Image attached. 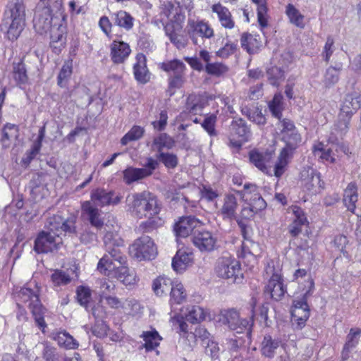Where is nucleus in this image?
<instances>
[{
    "instance_id": "obj_1",
    "label": "nucleus",
    "mask_w": 361,
    "mask_h": 361,
    "mask_svg": "<svg viewBox=\"0 0 361 361\" xmlns=\"http://www.w3.org/2000/svg\"><path fill=\"white\" fill-rule=\"evenodd\" d=\"M40 292L41 288L37 283L32 288L31 284L27 283L13 293V298L16 302H20L29 309L37 326L44 333L47 327L45 316L48 309L41 301Z\"/></svg>"
},
{
    "instance_id": "obj_2",
    "label": "nucleus",
    "mask_w": 361,
    "mask_h": 361,
    "mask_svg": "<svg viewBox=\"0 0 361 361\" xmlns=\"http://www.w3.org/2000/svg\"><path fill=\"white\" fill-rule=\"evenodd\" d=\"M26 5L25 0H8L2 19V29L10 41L16 40L25 27Z\"/></svg>"
},
{
    "instance_id": "obj_3",
    "label": "nucleus",
    "mask_w": 361,
    "mask_h": 361,
    "mask_svg": "<svg viewBox=\"0 0 361 361\" xmlns=\"http://www.w3.org/2000/svg\"><path fill=\"white\" fill-rule=\"evenodd\" d=\"M255 304L252 307V315L250 319H243L240 316L239 311L235 308H228L221 310L218 315V321L230 330L237 334L246 333L248 337L251 336L252 329L254 324Z\"/></svg>"
},
{
    "instance_id": "obj_4",
    "label": "nucleus",
    "mask_w": 361,
    "mask_h": 361,
    "mask_svg": "<svg viewBox=\"0 0 361 361\" xmlns=\"http://www.w3.org/2000/svg\"><path fill=\"white\" fill-rule=\"evenodd\" d=\"M213 271L217 278L230 280L234 283L241 282L243 279L240 262L229 254L216 259Z\"/></svg>"
},
{
    "instance_id": "obj_5",
    "label": "nucleus",
    "mask_w": 361,
    "mask_h": 361,
    "mask_svg": "<svg viewBox=\"0 0 361 361\" xmlns=\"http://www.w3.org/2000/svg\"><path fill=\"white\" fill-rule=\"evenodd\" d=\"M129 209L133 215L138 219H142L148 214L158 215L161 207L155 195L148 191H143L132 195Z\"/></svg>"
},
{
    "instance_id": "obj_6",
    "label": "nucleus",
    "mask_w": 361,
    "mask_h": 361,
    "mask_svg": "<svg viewBox=\"0 0 361 361\" xmlns=\"http://www.w3.org/2000/svg\"><path fill=\"white\" fill-rule=\"evenodd\" d=\"M361 106V95L357 92H351L345 95L341 106L338 119L335 124L336 130L345 134L350 125L353 116Z\"/></svg>"
},
{
    "instance_id": "obj_7",
    "label": "nucleus",
    "mask_w": 361,
    "mask_h": 361,
    "mask_svg": "<svg viewBox=\"0 0 361 361\" xmlns=\"http://www.w3.org/2000/svg\"><path fill=\"white\" fill-rule=\"evenodd\" d=\"M185 32L194 45H197L199 40L211 39L215 36V31L212 24L205 18H188Z\"/></svg>"
},
{
    "instance_id": "obj_8",
    "label": "nucleus",
    "mask_w": 361,
    "mask_h": 361,
    "mask_svg": "<svg viewBox=\"0 0 361 361\" xmlns=\"http://www.w3.org/2000/svg\"><path fill=\"white\" fill-rule=\"evenodd\" d=\"M309 289L300 300H295L290 308V314L293 324L296 329H302L305 325L310 315V310L307 304V298L310 295L314 288V282L312 278L308 280Z\"/></svg>"
},
{
    "instance_id": "obj_9",
    "label": "nucleus",
    "mask_w": 361,
    "mask_h": 361,
    "mask_svg": "<svg viewBox=\"0 0 361 361\" xmlns=\"http://www.w3.org/2000/svg\"><path fill=\"white\" fill-rule=\"evenodd\" d=\"M265 272L270 275L267 284L264 289V293L269 295L272 300H281L286 292V288L283 284V279L281 270H276L274 262L270 259L265 267Z\"/></svg>"
},
{
    "instance_id": "obj_10",
    "label": "nucleus",
    "mask_w": 361,
    "mask_h": 361,
    "mask_svg": "<svg viewBox=\"0 0 361 361\" xmlns=\"http://www.w3.org/2000/svg\"><path fill=\"white\" fill-rule=\"evenodd\" d=\"M129 253L139 261L152 260L157 255V248L149 236L142 235L135 239L130 245Z\"/></svg>"
},
{
    "instance_id": "obj_11",
    "label": "nucleus",
    "mask_w": 361,
    "mask_h": 361,
    "mask_svg": "<svg viewBox=\"0 0 361 361\" xmlns=\"http://www.w3.org/2000/svg\"><path fill=\"white\" fill-rule=\"evenodd\" d=\"M235 193L249 205L250 209L254 213L267 207V202L260 193L259 188L255 183H245L243 189L235 190Z\"/></svg>"
},
{
    "instance_id": "obj_12",
    "label": "nucleus",
    "mask_w": 361,
    "mask_h": 361,
    "mask_svg": "<svg viewBox=\"0 0 361 361\" xmlns=\"http://www.w3.org/2000/svg\"><path fill=\"white\" fill-rule=\"evenodd\" d=\"M48 32H49V45L52 51L56 54H61L66 45L68 33L66 16L63 15L55 19V23Z\"/></svg>"
},
{
    "instance_id": "obj_13",
    "label": "nucleus",
    "mask_w": 361,
    "mask_h": 361,
    "mask_svg": "<svg viewBox=\"0 0 361 361\" xmlns=\"http://www.w3.org/2000/svg\"><path fill=\"white\" fill-rule=\"evenodd\" d=\"M279 135L285 144L283 148L296 150L302 142V136L295 126L294 122L287 118L279 120Z\"/></svg>"
},
{
    "instance_id": "obj_14",
    "label": "nucleus",
    "mask_w": 361,
    "mask_h": 361,
    "mask_svg": "<svg viewBox=\"0 0 361 361\" xmlns=\"http://www.w3.org/2000/svg\"><path fill=\"white\" fill-rule=\"evenodd\" d=\"M250 130L242 118H234L229 128V146L237 149H241L243 143L249 140Z\"/></svg>"
},
{
    "instance_id": "obj_15",
    "label": "nucleus",
    "mask_w": 361,
    "mask_h": 361,
    "mask_svg": "<svg viewBox=\"0 0 361 361\" xmlns=\"http://www.w3.org/2000/svg\"><path fill=\"white\" fill-rule=\"evenodd\" d=\"M185 20H178L176 21H167L164 25V31L166 36L169 39L177 49L184 48L188 44V36L185 30L183 31V24Z\"/></svg>"
},
{
    "instance_id": "obj_16",
    "label": "nucleus",
    "mask_w": 361,
    "mask_h": 361,
    "mask_svg": "<svg viewBox=\"0 0 361 361\" xmlns=\"http://www.w3.org/2000/svg\"><path fill=\"white\" fill-rule=\"evenodd\" d=\"M104 245L106 251L116 261L121 264L125 261L121 248L123 247V240L118 233L106 231L103 238Z\"/></svg>"
},
{
    "instance_id": "obj_17",
    "label": "nucleus",
    "mask_w": 361,
    "mask_h": 361,
    "mask_svg": "<svg viewBox=\"0 0 361 361\" xmlns=\"http://www.w3.org/2000/svg\"><path fill=\"white\" fill-rule=\"evenodd\" d=\"M59 18L53 14V9L49 5L44 6L34 18V28L40 35L46 34L55 23V19Z\"/></svg>"
},
{
    "instance_id": "obj_18",
    "label": "nucleus",
    "mask_w": 361,
    "mask_h": 361,
    "mask_svg": "<svg viewBox=\"0 0 361 361\" xmlns=\"http://www.w3.org/2000/svg\"><path fill=\"white\" fill-rule=\"evenodd\" d=\"M122 196L114 190H106L104 188H97L90 192V200L93 204L100 207L110 205H116L121 201Z\"/></svg>"
},
{
    "instance_id": "obj_19",
    "label": "nucleus",
    "mask_w": 361,
    "mask_h": 361,
    "mask_svg": "<svg viewBox=\"0 0 361 361\" xmlns=\"http://www.w3.org/2000/svg\"><path fill=\"white\" fill-rule=\"evenodd\" d=\"M301 180L303 188L312 194L319 193L325 186L321 173L311 168L301 172Z\"/></svg>"
},
{
    "instance_id": "obj_20",
    "label": "nucleus",
    "mask_w": 361,
    "mask_h": 361,
    "mask_svg": "<svg viewBox=\"0 0 361 361\" xmlns=\"http://www.w3.org/2000/svg\"><path fill=\"white\" fill-rule=\"evenodd\" d=\"M131 53L130 44L123 40L114 39L109 45V56L114 65L124 64Z\"/></svg>"
},
{
    "instance_id": "obj_21",
    "label": "nucleus",
    "mask_w": 361,
    "mask_h": 361,
    "mask_svg": "<svg viewBox=\"0 0 361 361\" xmlns=\"http://www.w3.org/2000/svg\"><path fill=\"white\" fill-rule=\"evenodd\" d=\"M192 242L201 252H212L217 247L216 238L212 232L205 229L195 231L192 236Z\"/></svg>"
},
{
    "instance_id": "obj_22",
    "label": "nucleus",
    "mask_w": 361,
    "mask_h": 361,
    "mask_svg": "<svg viewBox=\"0 0 361 361\" xmlns=\"http://www.w3.org/2000/svg\"><path fill=\"white\" fill-rule=\"evenodd\" d=\"M57 236L50 232L40 231L34 243V250L38 253H48L56 250L59 247V242L56 240Z\"/></svg>"
},
{
    "instance_id": "obj_23",
    "label": "nucleus",
    "mask_w": 361,
    "mask_h": 361,
    "mask_svg": "<svg viewBox=\"0 0 361 361\" xmlns=\"http://www.w3.org/2000/svg\"><path fill=\"white\" fill-rule=\"evenodd\" d=\"M81 216L87 221L90 224L100 230L104 225V218L102 216V212L91 201H84L81 203Z\"/></svg>"
},
{
    "instance_id": "obj_24",
    "label": "nucleus",
    "mask_w": 361,
    "mask_h": 361,
    "mask_svg": "<svg viewBox=\"0 0 361 361\" xmlns=\"http://www.w3.org/2000/svg\"><path fill=\"white\" fill-rule=\"evenodd\" d=\"M201 225L202 222L195 216H183L174 224L173 231L176 237L185 238Z\"/></svg>"
},
{
    "instance_id": "obj_25",
    "label": "nucleus",
    "mask_w": 361,
    "mask_h": 361,
    "mask_svg": "<svg viewBox=\"0 0 361 361\" xmlns=\"http://www.w3.org/2000/svg\"><path fill=\"white\" fill-rule=\"evenodd\" d=\"M147 57L143 53H137L135 56V63L133 65V72L135 80L145 85L149 82L151 73L147 65Z\"/></svg>"
},
{
    "instance_id": "obj_26",
    "label": "nucleus",
    "mask_w": 361,
    "mask_h": 361,
    "mask_svg": "<svg viewBox=\"0 0 361 361\" xmlns=\"http://www.w3.org/2000/svg\"><path fill=\"white\" fill-rule=\"evenodd\" d=\"M238 208V200L235 195L231 193L226 194L224 197L223 204L218 214L224 221H233L237 218V210Z\"/></svg>"
},
{
    "instance_id": "obj_27",
    "label": "nucleus",
    "mask_w": 361,
    "mask_h": 361,
    "mask_svg": "<svg viewBox=\"0 0 361 361\" xmlns=\"http://www.w3.org/2000/svg\"><path fill=\"white\" fill-rule=\"evenodd\" d=\"M211 11L216 15L218 21L223 28L232 30L235 27V21L228 8L217 2L212 5Z\"/></svg>"
},
{
    "instance_id": "obj_28",
    "label": "nucleus",
    "mask_w": 361,
    "mask_h": 361,
    "mask_svg": "<svg viewBox=\"0 0 361 361\" xmlns=\"http://www.w3.org/2000/svg\"><path fill=\"white\" fill-rule=\"evenodd\" d=\"M258 247L259 245L251 239L243 240L237 250V257L248 266L256 261V252Z\"/></svg>"
},
{
    "instance_id": "obj_29",
    "label": "nucleus",
    "mask_w": 361,
    "mask_h": 361,
    "mask_svg": "<svg viewBox=\"0 0 361 361\" xmlns=\"http://www.w3.org/2000/svg\"><path fill=\"white\" fill-rule=\"evenodd\" d=\"M46 125L47 123H44V125L39 128L37 139L33 142L30 149L25 152V157L21 160L22 166L25 168L30 166L32 161L41 151L42 142L46 135Z\"/></svg>"
},
{
    "instance_id": "obj_30",
    "label": "nucleus",
    "mask_w": 361,
    "mask_h": 361,
    "mask_svg": "<svg viewBox=\"0 0 361 361\" xmlns=\"http://www.w3.org/2000/svg\"><path fill=\"white\" fill-rule=\"evenodd\" d=\"M207 102L204 97L200 94H190L185 100L184 110L182 114L195 116L202 112Z\"/></svg>"
},
{
    "instance_id": "obj_31",
    "label": "nucleus",
    "mask_w": 361,
    "mask_h": 361,
    "mask_svg": "<svg viewBox=\"0 0 361 361\" xmlns=\"http://www.w3.org/2000/svg\"><path fill=\"white\" fill-rule=\"evenodd\" d=\"M295 151L283 147L281 149L274 166V176L275 177L280 178L285 173Z\"/></svg>"
},
{
    "instance_id": "obj_32",
    "label": "nucleus",
    "mask_w": 361,
    "mask_h": 361,
    "mask_svg": "<svg viewBox=\"0 0 361 361\" xmlns=\"http://www.w3.org/2000/svg\"><path fill=\"white\" fill-rule=\"evenodd\" d=\"M249 160L257 169L268 176H271L267 164L271 160V154L267 152H260L257 149H252L248 154Z\"/></svg>"
},
{
    "instance_id": "obj_33",
    "label": "nucleus",
    "mask_w": 361,
    "mask_h": 361,
    "mask_svg": "<svg viewBox=\"0 0 361 361\" xmlns=\"http://www.w3.org/2000/svg\"><path fill=\"white\" fill-rule=\"evenodd\" d=\"M193 261V252L190 250L180 249L172 259V267L176 272H183Z\"/></svg>"
},
{
    "instance_id": "obj_34",
    "label": "nucleus",
    "mask_w": 361,
    "mask_h": 361,
    "mask_svg": "<svg viewBox=\"0 0 361 361\" xmlns=\"http://www.w3.org/2000/svg\"><path fill=\"white\" fill-rule=\"evenodd\" d=\"M360 335V328H351L350 329L348 334L346 336V340L341 350V359L343 361L349 359L352 350L358 345Z\"/></svg>"
},
{
    "instance_id": "obj_35",
    "label": "nucleus",
    "mask_w": 361,
    "mask_h": 361,
    "mask_svg": "<svg viewBox=\"0 0 361 361\" xmlns=\"http://www.w3.org/2000/svg\"><path fill=\"white\" fill-rule=\"evenodd\" d=\"M312 153L318 156L319 162L324 164H334L336 162V154L331 148H326L323 142L317 141L312 148Z\"/></svg>"
},
{
    "instance_id": "obj_36",
    "label": "nucleus",
    "mask_w": 361,
    "mask_h": 361,
    "mask_svg": "<svg viewBox=\"0 0 361 361\" xmlns=\"http://www.w3.org/2000/svg\"><path fill=\"white\" fill-rule=\"evenodd\" d=\"M358 188L355 182H350L348 184L343 192V201L348 210L355 213L356 203L358 200Z\"/></svg>"
},
{
    "instance_id": "obj_37",
    "label": "nucleus",
    "mask_w": 361,
    "mask_h": 361,
    "mask_svg": "<svg viewBox=\"0 0 361 361\" xmlns=\"http://www.w3.org/2000/svg\"><path fill=\"white\" fill-rule=\"evenodd\" d=\"M25 59V56H23L18 62L13 63L12 76L16 85L19 87L27 85L29 82Z\"/></svg>"
},
{
    "instance_id": "obj_38",
    "label": "nucleus",
    "mask_w": 361,
    "mask_h": 361,
    "mask_svg": "<svg viewBox=\"0 0 361 361\" xmlns=\"http://www.w3.org/2000/svg\"><path fill=\"white\" fill-rule=\"evenodd\" d=\"M184 318L191 324H199L205 320L207 311L199 305H188L185 307Z\"/></svg>"
},
{
    "instance_id": "obj_39",
    "label": "nucleus",
    "mask_w": 361,
    "mask_h": 361,
    "mask_svg": "<svg viewBox=\"0 0 361 361\" xmlns=\"http://www.w3.org/2000/svg\"><path fill=\"white\" fill-rule=\"evenodd\" d=\"M161 14L167 18L168 21L185 20V13L180 6L175 5L171 1H167L162 5Z\"/></svg>"
},
{
    "instance_id": "obj_40",
    "label": "nucleus",
    "mask_w": 361,
    "mask_h": 361,
    "mask_svg": "<svg viewBox=\"0 0 361 361\" xmlns=\"http://www.w3.org/2000/svg\"><path fill=\"white\" fill-rule=\"evenodd\" d=\"M111 18L115 25L129 31L134 26V18L127 11L119 10L111 14Z\"/></svg>"
},
{
    "instance_id": "obj_41",
    "label": "nucleus",
    "mask_w": 361,
    "mask_h": 361,
    "mask_svg": "<svg viewBox=\"0 0 361 361\" xmlns=\"http://www.w3.org/2000/svg\"><path fill=\"white\" fill-rule=\"evenodd\" d=\"M140 337L142 338L145 342L144 348L148 352L157 349L162 341V337L154 328H152L150 331H143Z\"/></svg>"
},
{
    "instance_id": "obj_42",
    "label": "nucleus",
    "mask_w": 361,
    "mask_h": 361,
    "mask_svg": "<svg viewBox=\"0 0 361 361\" xmlns=\"http://www.w3.org/2000/svg\"><path fill=\"white\" fill-rule=\"evenodd\" d=\"M58 345L66 350H76L79 343L68 332L65 330L58 331L54 336Z\"/></svg>"
},
{
    "instance_id": "obj_43",
    "label": "nucleus",
    "mask_w": 361,
    "mask_h": 361,
    "mask_svg": "<svg viewBox=\"0 0 361 361\" xmlns=\"http://www.w3.org/2000/svg\"><path fill=\"white\" fill-rule=\"evenodd\" d=\"M187 296V291L183 285L180 282L174 281L170 290V305H180L186 300Z\"/></svg>"
},
{
    "instance_id": "obj_44",
    "label": "nucleus",
    "mask_w": 361,
    "mask_h": 361,
    "mask_svg": "<svg viewBox=\"0 0 361 361\" xmlns=\"http://www.w3.org/2000/svg\"><path fill=\"white\" fill-rule=\"evenodd\" d=\"M97 269L102 275L109 278H116L118 267H116L113 260L109 259L108 255H105L99 260Z\"/></svg>"
},
{
    "instance_id": "obj_45",
    "label": "nucleus",
    "mask_w": 361,
    "mask_h": 361,
    "mask_svg": "<svg viewBox=\"0 0 361 361\" xmlns=\"http://www.w3.org/2000/svg\"><path fill=\"white\" fill-rule=\"evenodd\" d=\"M175 146L174 140L166 133H161L154 137L152 148L158 154L163 153L164 149H171Z\"/></svg>"
},
{
    "instance_id": "obj_46",
    "label": "nucleus",
    "mask_w": 361,
    "mask_h": 361,
    "mask_svg": "<svg viewBox=\"0 0 361 361\" xmlns=\"http://www.w3.org/2000/svg\"><path fill=\"white\" fill-rule=\"evenodd\" d=\"M240 44L242 48L250 54L257 52L261 47V42L257 36L247 32L242 34Z\"/></svg>"
},
{
    "instance_id": "obj_47",
    "label": "nucleus",
    "mask_w": 361,
    "mask_h": 361,
    "mask_svg": "<svg viewBox=\"0 0 361 361\" xmlns=\"http://www.w3.org/2000/svg\"><path fill=\"white\" fill-rule=\"evenodd\" d=\"M174 281L165 276H159L152 282V288L158 296L166 295L170 291Z\"/></svg>"
},
{
    "instance_id": "obj_48",
    "label": "nucleus",
    "mask_w": 361,
    "mask_h": 361,
    "mask_svg": "<svg viewBox=\"0 0 361 361\" xmlns=\"http://www.w3.org/2000/svg\"><path fill=\"white\" fill-rule=\"evenodd\" d=\"M120 281L126 287H132L137 284L138 279L136 274L134 271H130V269L125 266H119L117 275L116 278Z\"/></svg>"
},
{
    "instance_id": "obj_49",
    "label": "nucleus",
    "mask_w": 361,
    "mask_h": 361,
    "mask_svg": "<svg viewBox=\"0 0 361 361\" xmlns=\"http://www.w3.org/2000/svg\"><path fill=\"white\" fill-rule=\"evenodd\" d=\"M280 343L281 341L279 339H274L271 336L265 335L262 342V354L268 358L274 357L276 350L279 348Z\"/></svg>"
},
{
    "instance_id": "obj_50",
    "label": "nucleus",
    "mask_w": 361,
    "mask_h": 361,
    "mask_svg": "<svg viewBox=\"0 0 361 361\" xmlns=\"http://www.w3.org/2000/svg\"><path fill=\"white\" fill-rule=\"evenodd\" d=\"M159 68L167 73L172 75L178 74L185 72L186 66L183 61L179 59H173L162 62L159 65Z\"/></svg>"
},
{
    "instance_id": "obj_51",
    "label": "nucleus",
    "mask_w": 361,
    "mask_h": 361,
    "mask_svg": "<svg viewBox=\"0 0 361 361\" xmlns=\"http://www.w3.org/2000/svg\"><path fill=\"white\" fill-rule=\"evenodd\" d=\"M228 71V66L223 62H212L204 66V71L209 75L215 78L224 77Z\"/></svg>"
},
{
    "instance_id": "obj_52",
    "label": "nucleus",
    "mask_w": 361,
    "mask_h": 361,
    "mask_svg": "<svg viewBox=\"0 0 361 361\" xmlns=\"http://www.w3.org/2000/svg\"><path fill=\"white\" fill-rule=\"evenodd\" d=\"M144 173L145 171L141 168L128 166L123 171V181L126 185H130L135 181L145 178Z\"/></svg>"
},
{
    "instance_id": "obj_53",
    "label": "nucleus",
    "mask_w": 361,
    "mask_h": 361,
    "mask_svg": "<svg viewBox=\"0 0 361 361\" xmlns=\"http://www.w3.org/2000/svg\"><path fill=\"white\" fill-rule=\"evenodd\" d=\"M72 73L73 60L69 59L64 63L58 74L57 85L60 87H66Z\"/></svg>"
},
{
    "instance_id": "obj_54",
    "label": "nucleus",
    "mask_w": 361,
    "mask_h": 361,
    "mask_svg": "<svg viewBox=\"0 0 361 361\" xmlns=\"http://www.w3.org/2000/svg\"><path fill=\"white\" fill-rule=\"evenodd\" d=\"M286 14L288 16L290 23L298 27L304 28L305 16L295 7L292 4H288L286 7Z\"/></svg>"
},
{
    "instance_id": "obj_55",
    "label": "nucleus",
    "mask_w": 361,
    "mask_h": 361,
    "mask_svg": "<svg viewBox=\"0 0 361 361\" xmlns=\"http://www.w3.org/2000/svg\"><path fill=\"white\" fill-rule=\"evenodd\" d=\"M257 6V21L261 28L268 25V7L267 0H252Z\"/></svg>"
},
{
    "instance_id": "obj_56",
    "label": "nucleus",
    "mask_w": 361,
    "mask_h": 361,
    "mask_svg": "<svg viewBox=\"0 0 361 361\" xmlns=\"http://www.w3.org/2000/svg\"><path fill=\"white\" fill-rule=\"evenodd\" d=\"M185 72L176 75H171L168 79L167 94L172 97L175 94L176 90L181 88L185 82Z\"/></svg>"
},
{
    "instance_id": "obj_57",
    "label": "nucleus",
    "mask_w": 361,
    "mask_h": 361,
    "mask_svg": "<svg viewBox=\"0 0 361 361\" xmlns=\"http://www.w3.org/2000/svg\"><path fill=\"white\" fill-rule=\"evenodd\" d=\"M164 224V220L158 216L154 215V216L149 217L147 220L142 221L139 225V230L142 233H151L154 230L161 227Z\"/></svg>"
},
{
    "instance_id": "obj_58",
    "label": "nucleus",
    "mask_w": 361,
    "mask_h": 361,
    "mask_svg": "<svg viewBox=\"0 0 361 361\" xmlns=\"http://www.w3.org/2000/svg\"><path fill=\"white\" fill-rule=\"evenodd\" d=\"M268 106L272 116L281 120L282 118V112L284 109L281 94H275L273 99L269 102Z\"/></svg>"
},
{
    "instance_id": "obj_59",
    "label": "nucleus",
    "mask_w": 361,
    "mask_h": 361,
    "mask_svg": "<svg viewBox=\"0 0 361 361\" xmlns=\"http://www.w3.org/2000/svg\"><path fill=\"white\" fill-rule=\"evenodd\" d=\"M267 75L269 82L275 87H279L280 83L285 79L284 71L276 66L267 69Z\"/></svg>"
},
{
    "instance_id": "obj_60",
    "label": "nucleus",
    "mask_w": 361,
    "mask_h": 361,
    "mask_svg": "<svg viewBox=\"0 0 361 361\" xmlns=\"http://www.w3.org/2000/svg\"><path fill=\"white\" fill-rule=\"evenodd\" d=\"M72 281L71 276L67 271L55 269L51 275V281L54 286H63L69 284Z\"/></svg>"
},
{
    "instance_id": "obj_61",
    "label": "nucleus",
    "mask_w": 361,
    "mask_h": 361,
    "mask_svg": "<svg viewBox=\"0 0 361 361\" xmlns=\"http://www.w3.org/2000/svg\"><path fill=\"white\" fill-rule=\"evenodd\" d=\"M145 133L144 128L135 125L121 139L122 145H127L129 142L140 140Z\"/></svg>"
},
{
    "instance_id": "obj_62",
    "label": "nucleus",
    "mask_w": 361,
    "mask_h": 361,
    "mask_svg": "<svg viewBox=\"0 0 361 361\" xmlns=\"http://www.w3.org/2000/svg\"><path fill=\"white\" fill-rule=\"evenodd\" d=\"M19 134V128L16 124L6 123L2 128V137L1 139L4 145H8L9 142L13 137H18Z\"/></svg>"
},
{
    "instance_id": "obj_63",
    "label": "nucleus",
    "mask_w": 361,
    "mask_h": 361,
    "mask_svg": "<svg viewBox=\"0 0 361 361\" xmlns=\"http://www.w3.org/2000/svg\"><path fill=\"white\" fill-rule=\"evenodd\" d=\"M217 122V112L208 114L205 116L201 126L210 136H216L217 135L216 130V125Z\"/></svg>"
},
{
    "instance_id": "obj_64",
    "label": "nucleus",
    "mask_w": 361,
    "mask_h": 361,
    "mask_svg": "<svg viewBox=\"0 0 361 361\" xmlns=\"http://www.w3.org/2000/svg\"><path fill=\"white\" fill-rule=\"evenodd\" d=\"M157 159L168 169H173L178 165V158L173 153L163 152L157 154Z\"/></svg>"
}]
</instances>
